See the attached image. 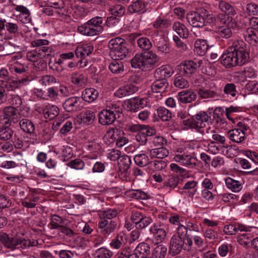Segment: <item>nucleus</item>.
<instances>
[{"label": "nucleus", "instance_id": "nucleus-1", "mask_svg": "<svg viewBox=\"0 0 258 258\" xmlns=\"http://www.w3.org/2000/svg\"><path fill=\"white\" fill-rule=\"evenodd\" d=\"M249 52V46L243 41H235L221 56V63L229 68L242 66L248 61Z\"/></svg>", "mask_w": 258, "mask_h": 258}, {"label": "nucleus", "instance_id": "nucleus-2", "mask_svg": "<svg viewBox=\"0 0 258 258\" xmlns=\"http://www.w3.org/2000/svg\"><path fill=\"white\" fill-rule=\"evenodd\" d=\"M119 212L115 209H107L98 212V227L99 233L104 237H108L119 228L117 218Z\"/></svg>", "mask_w": 258, "mask_h": 258}, {"label": "nucleus", "instance_id": "nucleus-3", "mask_svg": "<svg viewBox=\"0 0 258 258\" xmlns=\"http://www.w3.org/2000/svg\"><path fill=\"white\" fill-rule=\"evenodd\" d=\"M108 46L109 49V56L113 59H123L128 53L125 41L120 37L111 39L108 42Z\"/></svg>", "mask_w": 258, "mask_h": 258}, {"label": "nucleus", "instance_id": "nucleus-4", "mask_svg": "<svg viewBox=\"0 0 258 258\" xmlns=\"http://www.w3.org/2000/svg\"><path fill=\"white\" fill-rule=\"evenodd\" d=\"M211 116L206 111H200L191 117V120H183L185 125L195 130L200 134H205L204 129L207 124L211 122Z\"/></svg>", "mask_w": 258, "mask_h": 258}, {"label": "nucleus", "instance_id": "nucleus-5", "mask_svg": "<svg viewBox=\"0 0 258 258\" xmlns=\"http://www.w3.org/2000/svg\"><path fill=\"white\" fill-rule=\"evenodd\" d=\"M132 132L137 133L135 136L136 140L141 145H145L147 142V137L151 136L156 133L155 129L148 125L134 124L128 127Z\"/></svg>", "mask_w": 258, "mask_h": 258}, {"label": "nucleus", "instance_id": "nucleus-6", "mask_svg": "<svg viewBox=\"0 0 258 258\" xmlns=\"http://www.w3.org/2000/svg\"><path fill=\"white\" fill-rule=\"evenodd\" d=\"M150 253V247L146 243H139L136 247L135 252L127 253V251L123 249L120 252H118L115 258H147Z\"/></svg>", "mask_w": 258, "mask_h": 258}, {"label": "nucleus", "instance_id": "nucleus-7", "mask_svg": "<svg viewBox=\"0 0 258 258\" xmlns=\"http://www.w3.org/2000/svg\"><path fill=\"white\" fill-rule=\"evenodd\" d=\"M49 41L45 39H37L31 42V45L36 47L40 56H44L43 58H47L53 55L54 51L52 48L47 46Z\"/></svg>", "mask_w": 258, "mask_h": 258}, {"label": "nucleus", "instance_id": "nucleus-8", "mask_svg": "<svg viewBox=\"0 0 258 258\" xmlns=\"http://www.w3.org/2000/svg\"><path fill=\"white\" fill-rule=\"evenodd\" d=\"M184 237H180L179 236L173 235L170 241L169 253L174 256L180 253L181 250L186 247L184 246Z\"/></svg>", "mask_w": 258, "mask_h": 258}, {"label": "nucleus", "instance_id": "nucleus-9", "mask_svg": "<svg viewBox=\"0 0 258 258\" xmlns=\"http://www.w3.org/2000/svg\"><path fill=\"white\" fill-rule=\"evenodd\" d=\"M37 112L42 114L46 119H53L55 118L59 113V109L54 105H43L38 107L36 109Z\"/></svg>", "mask_w": 258, "mask_h": 258}, {"label": "nucleus", "instance_id": "nucleus-10", "mask_svg": "<svg viewBox=\"0 0 258 258\" xmlns=\"http://www.w3.org/2000/svg\"><path fill=\"white\" fill-rule=\"evenodd\" d=\"M0 85H5V84L10 83V84H14V87L18 88L20 84L24 83L27 82L28 79L27 77L24 78L19 79V80H14L12 77L10 76L9 73L6 69L2 68L0 70Z\"/></svg>", "mask_w": 258, "mask_h": 258}, {"label": "nucleus", "instance_id": "nucleus-11", "mask_svg": "<svg viewBox=\"0 0 258 258\" xmlns=\"http://www.w3.org/2000/svg\"><path fill=\"white\" fill-rule=\"evenodd\" d=\"M82 99L80 97L73 96L68 98L63 103V107L69 112L80 110L82 108Z\"/></svg>", "mask_w": 258, "mask_h": 258}, {"label": "nucleus", "instance_id": "nucleus-12", "mask_svg": "<svg viewBox=\"0 0 258 258\" xmlns=\"http://www.w3.org/2000/svg\"><path fill=\"white\" fill-rule=\"evenodd\" d=\"M149 231L152 234L156 244L162 242L167 235L166 230L161 225L154 224L150 227Z\"/></svg>", "mask_w": 258, "mask_h": 258}, {"label": "nucleus", "instance_id": "nucleus-13", "mask_svg": "<svg viewBox=\"0 0 258 258\" xmlns=\"http://www.w3.org/2000/svg\"><path fill=\"white\" fill-rule=\"evenodd\" d=\"M173 159L175 161L189 168H192L197 165V159L186 153L174 156Z\"/></svg>", "mask_w": 258, "mask_h": 258}, {"label": "nucleus", "instance_id": "nucleus-14", "mask_svg": "<svg viewBox=\"0 0 258 258\" xmlns=\"http://www.w3.org/2000/svg\"><path fill=\"white\" fill-rule=\"evenodd\" d=\"M98 118L99 122L103 125H110L116 119L115 114H114V112L107 109L102 110L99 113Z\"/></svg>", "mask_w": 258, "mask_h": 258}, {"label": "nucleus", "instance_id": "nucleus-15", "mask_svg": "<svg viewBox=\"0 0 258 258\" xmlns=\"http://www.w3.org/2000/svg\"><path fill=\"white\" fill-rule=\"evenodd\" d=\"M188 22L195 27H202L205 23V16L201 15L198 12H191L186 16Z\"/></svg>", "mask_w": 258, "mask_h": 258}, {"label": "nucleus", "instance_id": "nucleus-16", "mask_svg": "<svg viewBox=\"0 0 258 258\" xmlns=\"http://www.w3.org/2000/svg\"><path fill=\"white\" fill-rule=\"evenodd\" d=\"M127 241V236L124 232H120L111 240L109 245L112 248L118 249L123 247Z\"/></svg>", "mask_w": 258, "mask_h": 258}, {"label": "nucleus", "instance_id": "nucleus-17", "mask_svg": "<svg viewBox=\"0 0 258 258\" xmlns=\"http://www.w3.org/2000/svg\"><path fill=\"white\" fill-rule=\"evenodd\" d=\"M148 9V3L146 0H137L128 6V11L130 13L142 14Z\"/></svg>", "mask_w": 258, "mask_h": 258}, {"label": "nucleus", "instance_id": "nucleus-18", "mask_svg": "<svg viewBox=\"0 0 258 258\" xmlns=\"http://www.w3.org/2000/svg\"><path fill=\"white\" fill-rule=\"evenodd\" d=\"M197 67V64L194 61L187 60L179 66V70L181 75L189 76L196 71Z\"/></svg>", "mask_w": 258, "mask_h": 258}, {"label": "nucleus", "instance_id": "nucleus-19", "mask_svg": "<svg viewBox=\"0 0 258 258\" xmlns=\"http://www.w3.org/2000/svg\"><path fill=\"white\" fill-rule=\"evenodd\" d=\"M139 90V87L133 84H128L119 88L115 93L118 98H122L133 94Z\"/></svg>", "mask_w": 258, "mask_h": 258}, {"label": "nucleus", "instance_id": "nucleus-20", "mask_svg": "<svg viewBox=\"0 0 258 258\" xmlns=\"http://www.w3.org/2000/svg\"><path fill=\"white\" fill-rule=\"evenodd\" d=\"M227 136L233 142L241 143L245 139V133L242 130L233 128L227 132Z\"/></svg>", "mask_w": 258, "mask_h": 258}, {"label": "nucleus", "instance_id": "nucleus-21", "mask_svg": "<svg viewBox=\"0 0 258 258\" xmlns=\"http://www.w3.org/2000/svg\"><path fill=\"white\" fill-rule=\"evenodd\" d=\"M248 227L240 223L226 225L224 227L223 231L226 234L235 235L239 231H248Z\"/></svg>", "mask_w": 258, "mask_h": 258}, {"label": "nucleus", "instance_id": "nucleus-22", "mask_svg": "<svg viewBox=\"0 0 258 258\" xmlns=\"http://www.w3.org/2000/svg\"><path fill=\"white\" fill-rule=\"evenodd\" d=\"M4 114L12 123H16L20 120V114L17 109L12 106H8L4 108Z\"/></svg>", "mask_w": 258, "mask_h": 258}, {"label": "nucleus", "instance_id": "nucleus-23", "mask_svg": "<svg viewBox=\"0 0 258 258\" xmlns=\"http://www.w3.org/2000/svg\"><path fill=\"white\" fill-rule=\"evenodd\" d=\"M197 95L191 90L181 91L178 93L177 99L182 103H189L195 100Z\"/></svg>", "mask_w": 258, "mask_h": 258}, {"label": "nucleus", "instance_id": "nucleus-24", "mask_svg": "<svg viewBox=\"0 0 258 258\" xmlns=\"http://www.w3.org/2000/svg\"><path fill=\"white\" fill-rule=\"evenodd\" d=\"M99 95V92L93 88L85 89L82 92L81 98L88 103H91L97 99Z\"/></svg>", "mask_w": 258, "mask_h": 258}, {"label": "nucleus", "instance_id": "nucleus-25", "mask_svg": "<svg viewBox=\"0 0 258 258\" xmlns=\"http://www.w3.org/2000/svg\"><path fill=\"white\" fill-rule=\"evenodd\" d=\"M120 130L116 127H110L103 137V141L107 145H110L116 142L119 137Z\"/></svg>", "mask_w": 258, "mask_h": 258}, {"label": "nucleus", "instance_id": "nucleus-26", "mask_svg": "<svg viewBox=\"0 0 258 258\" xmlns=\"http://www.w3.org/2000/svg\"><path fill=\"white\" fill-rule=\"evenodd\" d=\"M173 72V69L170 66H163L156 70L155 76L159 79L166 80V79L172 76Z\"/></svg>", "mask_w": 258, "mask_h": 258}, {"label": "nucleus", "instance_id": "nucleus-27", "mask_svg": "<svg viewBox=\"0 0 258 258\" xmlns=\"http://www.w3.org/2000/svg\"><path fill=\"white\" fill-rule=\"evenodd\" d=\"M77 30L82 35L88 36L97 35L101 33L98 29H95L87 23L79 26Z\"/></svg>", "mask_w": 258, "mask_h": 258}, {"label": "nucleus", "instance_id": "nucleus-28", "mask_svg": "<svg viewBox=\"0 0 258 258\" xmlns=\"http://www.w3.org/2000/svg\"><path fill=\"white\" fill-rule=\"evenodd\" d=\"M131 65L133 68L142 70L147 69L143 53L136 54L131 60Z\"/></svg>", "mask_w": 258, "mask_h": 258}, {"label": "nucleus", "instance_id": "nucleus-29", "mask_svg": "<svg viewBox=\"0 0 258 258\" xmlns=\"http://www.w3.org/2000/svg\"><path fill=\"white\" fill-rule=\"evenodd\" d=\"M19 126L25 133L33 135L35 133V127L32 121L27 118H23L19 121Z\"/></svg>", "mask_w": 258, "mask_h": 258}, {"label": "nucleus", "instance_id": "nucleus-30", "mask_svg": "<svg viewBox=\"0 0 258 258\" xmlns=\"http://www.w3.org/2000/svg\"><path fill=\"white\" fill-rule=\"evenodd\" d=\"M218 7L224 14L232 17L236 14L234 7L225 1L220 0L218 2Z\"/></svg>", "mask_w": 258, "mask_h": 258}, {"label": "nucleus", "instance_id": "nucleus-31", "mask_svg": "<svg viewBox=\"0 0 258 258\" xmlns=\"http://www.w3.org/2000/svg\"><path fill=\"white\" fill-rule=\"evenodd\" d=\"M14 84L10 83L6 84L5 85H0V105L5 104L8 99V94L7 92L14 90L17 88L14 87Z\"/></svg>", "mask_w": 258, "mask_h": 258}, {"label": "nucleus", "instance_id": "nucleus-32", "mask_svg": "<svg viewBox=\"0 0 258 258\" xmlns=\"http://www.w3.org/2000/svg\"><path fill=\"white\" fill-rule=\"evenodd\" d=\"M209 45L207 41L205 39L197 40L195 42V51L198 55L203 56L207 51Z\"/></svg>", "mask_w": 258, "mask_h": 258}, {"label": "nucleus", "instance_id": "nucleus-33", "mask_svg": "<svg viewBox=\"0 0 258 258\" xmlns=\"http://www.w3.org/2000/svg\"><path fill=\"white\" fill-rule=\"evenodd\" d=\"M216 25H224L228 26H235L233 19L231 16H227L223 13L216 15Z\"/></svg>", "mask_w": 258, "mask_h": 258}, {"label": "nucleus", "instance_id": "nucleus-34", "mask_svg": "<svg viewBox=\"0 0 258 258\" xmlns=\"http://www.w3.org/2000/svg\"><path fill=\"white\" fill-rule=\"evenodd\" d=\"M93 50V47L88 44L78 46L75 50V54L78 58H84L88 56Z\"/></svg>", "mask_w": 258, "mask_h": 258}, {"label": "nucleus", "instance_id": "nucleus-35", "mask_svg": "<svg viewBox=\"0 0 258 258\" xmlns=\"http://www.w3.org/2000/svg\"><path fill=\"white\" fill-rule=\"evenodd\" d=\"M168 83L165 79H157L151 85V90L154 93H162L166 91Z\"/></svg>", "mask_w": 258, "mask_h": 258}, {"label": "nucleus", "instance_id": "nucleus-36", "mask_svg": "<svg viewBox=\"0 0 258 258\" xmlns=\"http://www.w3.org/2000/svg\"><path fill=\"white\" fill-rule=\"evenodd\" d=\"M10 70L12 72L15 73L16 75H22L23 78L26 77H28L29 81L28 74H29L28 67L21 63H15L12 65Z\"/></svg>", "mask_w": 258, "mask_h": 258}, {"label": "nucleus", "instance_id": "nucleus-37", "mask_svg": "<svg viewBox=\"0 0 258 258\" xmlns=\"http://www.w3.org/2000/svg\"><path fill=\"white\" fill-rule=\"evenodd\" d=\"M225 182L227 188L233 192H238L242 188V185L240 181L229 177L225 179Z\"/></svg>", "mask_w": 258, "mask_h": 258}, {"label": "nucleus", "instance_id": "nucleus-38", "mask_svg": "<svg viewBox=\"0 0 258 258\" xmlns=\"http://www.w3.org/2000/svg\"><path fill=\"white\" fill-rule=\"evenodd\" d=\"M172 28L181 38H187L189 34L188 30L183 24L179 22H175L173 24Z\"/></svg>", "mask_w": 258, "mask_h": 258}, {"label": "nucleus", "instance_id": "nucleus-39", "mask_svg": "<svg viewBox=\"0 0 258 258\" xmlns=\"http://www.w3.org/2000/svg\"><path fill=\"white\" fill-rule=\"evenodd\" d=\"M234 26H221L216 30V33L218 37L222 39H228L231 37L232 32L231 28Z\"/></svg>", "mask_w": 258, "mask_h": 258}, {"label": "nucleus", "instance_id": "nucleus-40", "mask_svg": "<svg viewBox=\"0 0 258 258\" xmlns=\"http://www.w3.org/2000/svg\"><path fill=\"white\" fill-rule=\"evenodd\" d=\"M143 54L147 68L151 67L159 60L158 56L152 51L145 52Z\"/></svg>", "mask_w": 258, "mask_h": 258}, {"label": "nucleus", "instance_id": "nucleus-41", "mask_svg": "<svg viewBox=\"0 0 258 258\" xmlns=\"http://www.w3.org/2000/svg\"><path fill=\"white\" fill-rule=\"evenodd\" d=\"M168 154V151L164 147H158L152 149L150 151V156L152 158L163 159L167 157Z\"/></svg>", "mask_w": 258, "mask_h": 258}, {"label": "nucleus", "instance_id": "nucleus-42", "mask_svg": "<svg viewBox=\"0 0 258 258\" xmlns=\"http://www.w3.org/2000/svg\"><path fill=\"white\" fill-rule=\"evenodd\" d=\"M198 94L202 99L212 98L217 97V93L213 89L201 88L199 89Z\"/></svg>", "mask_w": 258, "mask_h": 258}, {"label": "nucleus", "instance_id": "nucleus-43", "mask_svg": "<svg viewBox=\"0 0 258 258\" xmlns=\"http://www.w3.org/2000/svg\"><path fill=\"white\" fill-rule=\"evenodd\" d=\"M66 221V219L62 218L57 215H52L50 219V229H56L61 228L65 224Z\"/></svg>", "mask_w": 258, "mask_h": 258}, {"label": "nucleus", "instance_id": "nucleus-44", "mask_svg": "<svg viewBox=\"0 0 258 258\" xmlns=\"http://www.w3.org/2000/svg\"><path fill=\"white\" fill-rule=\"evenodd\" d=\"M252 236L250 233H244L239 235L237 237L238 242L246 247H251Z\"/></svg>", "mask_w": 258, "mask_h": 258}, {"label": "nucleus", "instance_id": "nucleus-45", "mask_svg": "<svg viewBox=\"0 0 258 258\" xmlns=\"http://www.w3.org/2000/svg\"><path fill=\"white\" fill-rule=\"evenodd\" d=\"M167 250V247L163 244L157 245L152 251V258H164L166 255Z\"/></svg>", "mask_w": 258, "mask_h": 258}, {"label": "nucleus", "instance_id": "nucleus-46", "mask_svg": "<svg viewBox=\"0 0 258 258\" xmlns=\"http://www.w3.org/2000/svg\"><path fill=\"white\" fill-rule=\"evenodd\" d=\"M244 38L246 41L253 45L258 46V34L252 29H248Z\"/></svg>", "mask_w": 258, "mask_h": 258}, {"label": "nucleus", "instance_id": "nucleus-47", "mask_svg": "<svg viewBox=\"0 0 258 258\" xmlns=\"http://www.w3.org/2000/svg\"><path fill=\"white\" fill-rule=\"evenodd\" d=\"M134 159L135 163L140 167L146 166L150 163L148 156L144 153L139 154L135 155Z\"/></svg>", "mask_w": 258, "mask_h": 258}, {"label": "nucleus", "instance_id": "nucleus-48", "mask_svg": "<svg viewBox=\"0 0 258 258\" xmlns=\"http://www.w3.org/2000/svg\"><path fill=\"white\" fill-rule=\"evenodd\" d=\"M72 82L78 86H82L87 82V78L83 74L75 73L71 76Z\"/></svg>", "mask_w": 258, "mask_h": 258}, {"label": "nucleus", "instance_id": "nucleus-49", "mask_svg": "<svg viewBox=\"0 0 258 258\" xmlns=\"http://www.w3.org/2000/svg\"><path fill=\"white\" fill-rule=\"evenodd\" d=\"M109 69L112 73L114 74L121 73L124 70L122 62L118 60L115 59H113V60L110 63Z\"/></svg>", "mask_w": 258, "mask_h": 258}, {"label": "nucleus", "instance_id": "nucleus-50", "mask_svg": "<svg viewBox=\"0 0 258 258\" xmlns=\"http://www.w3.org/2000/svg\"><path fill=\"white\" fill-rule=\"evenodd\" d=\"M157 114L159 118L164 121H168L172 117L171 112L164 107H160L158 108Z\"/></svg>", "mask_w": 258, "mask_h": 258}, {"label": "nucleus", "instance_id": "nucleus-51", "mask_svg": "<svg viewBox=\"0 0 258 258\" xmlns=\"http://www.w3.org/2000/svg\"><path fill=\"white\" fill-rule=\"evenodd\" d=\"M113 252L105 247H101L97 249L94 253L95 258H111Z\"/></svg>", "mask_w": 258, "mask_h": 258}, {"label": "nucleus", "instance_id": "nucleus-52", "mask_svg": "<svg viewBox=\"0 0 258 258\" xmlns=\"http://www.w3.org/2000/svg\"><path fill=\"white\" fill-rule=\"evenodd\" d=\"M126 195L136 200H144L147 198V195L141 190L131 189L126 192Z\"/></svg>", "mask_w": 258, "mask_h": 258}, {"label": "nucleus", "instance_id": "nucleus-53", "mask_svg": "<svg viewBox=\"0 0 258 258\" xmlns=\"http://www.w3.org/2000/svg\"><path fill=\"white\" fill-rule=\"evenodd\" d=\"M171 21L167 19L158 18L153 24V27L158 29H163L171 25Z\"/></svg>", "mask_w": 258, "mask_h": 258}, {"label": "nucleus", "instance_id": "nucleus-54", "mask_svg": "<svg viewBox=\"0 0 258 258\" xmlns=\"http://www.w3.org/2000/svg\"><path fill=\"white\" fill-rule=\"evenodd\" d=\"M138 46L143 50H149L152 47V44L147 37H140L137 40Z\"/></svg>", "mask_w": 258, "mask_h": 258}, {"label": "nucleus", "instance_id": "nucleus-55", "mask_svg": "<svg viewBox=\"0 0 258 258\" xmlns=\"http://www.w3.org/2000/svg\"><path fill=\"white\" fill-rule=\"evenodd\" d=\"M95 118L94 112L91 110H86L81 116L82 122L86 124L92 123Z\"/></svg>", "mask_w": 258, "mask_h": 258}, {"label": "nucleus", "instance_id": "nucleus-56", "mask_svg": "<svg viewBox=\"0 0 258 258\" xmlns=\"http://www.w3.org/2000/svg\"><path fill=\"white\" fill-rule=\"evenodd\" d=\"M109 11L115 17H121L123 16L125 12L123 6L120 5L111 6L109 8Z\"/></svg>", "mask_w": 258, "mask_h": 258}, {"label": "nucleus", "instance_id": "nucleus-57", "mask_svg": "<svg viewBox=\"0 0 258 258\" xmlns=\"http://www.w3.org/2000/svg\"><path fill=\"white\" fill-rule=\"evenodd\" d=\"M131 160L130 157L127 155H124L120 157L118 160V165L119 168L124 172L127 171L130 167Z\"/></svg>", "mask_w": 258, "mask_h": 258}, {"label": "nucleus", "instance_id": "nucleus-58", "mask_svg": "<svg viewBox=\"0 0 258 258\" xmlns=\"http://www.w3.org/2000/svg\"><path fill=\"white\" fill-rule=\"evenodd\" d=\"M223 92L227 96L235 97L237 93L236 85L234 83H227L223 88Z\"/></svg>", "mask_w": 258, "mask_h": 258}, {"label": "nucleus", "instance_id": "nucleus-59", "mask_svg": "<svg viewBox=\"0 0 258 258\" xmlns=\"http://www.w3.org/2000/svg\"><path fill=\"white\" fill-rule=\"evenodd\" d=\"M102 22L103 18L102 17H95L92 18L86 23L95 29H98L100 32H102L103 30V27L101 25Z\"/></svg>", "mask_w": 258, "mask_h": 258}, {"label": "nucleus", "instance_id": "nucleus-60", "mask_svg": "<svg viewBox=\"0 0 258 258\" xmlns=\"http://www.w3.org/2000/svg\"><path fill=\"white\" fill-rule=\"evenodd\" d=\"M11 139L13 143L12 144L15 148L20 149L23 147V142L19 132H15Z\"/></svg>", "mask_w": 258, "mask_h": 258}, {"label": "nucleus", "instance_id": "nucleus-61", "mask_svg": "<svg viewBox=\"0 0 258 258\" xmlns=\"http://www.w3.org/2000/svg\"><path fill=\"white\" fill-rule=\"evenodd\" d=\"M179 180V178L177 176L169 175L164 181V185L166 187L174 188L177 186Z\"/></svg>", "mask_w": 258, "mask_h": 258}, {"label": "nucleus", "instance_id": "nucleus-62", "mask_svg": "<svg viewBox=\"0 0 258 258\" xmlns=\"http://www.w3.org/2000/svg\"><path fill=\"white\" fill-rule=\"evenodd\" d=\"M174 86L180 89L186 88L189 87L188 81L181 76L176 77L173 82Z\"/></svg>", "mask_w": 258, "mask_h": 258}, {"label": "nucleus", "instance_id": "nucleus-63", "mask_svg": "<svg viewBox=\"0 0 258 258\" xmlns=\"http://www.w3.org/2000/svg\"><path fill=\"white\" fill-rule=\"evenodd\" d=\"M14 133L11 127L0 128V139L8 141L12 138Z\"/></svg>", "mask_w": 258, "mask_h": 258}, {"label": "nucleus", "instance_id": "nucleus-64", "mask_svg": "<svg viewBox=\"0 0 258 258\" xmlns=\"http://www.w3.org/2000/svg\"><path fill=\"white\" fill-rule=\"evenodd\" d=\"M47 100L55 101L58 99V92L57 89L54 87H49L46 90Z\"/></svg>", "mask_w": 258, "mask_h": 258}]
</instances>
